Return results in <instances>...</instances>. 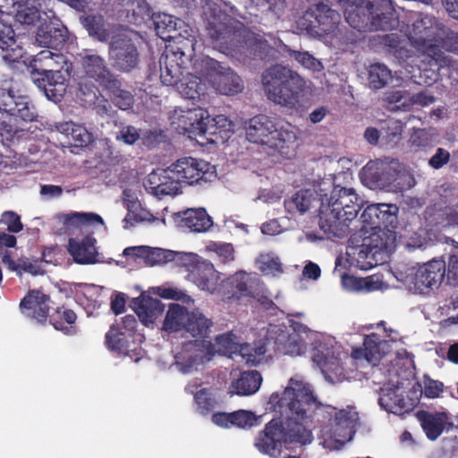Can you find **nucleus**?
Masks as SVG:
<instances>
[{
	"label": "nucleus",
	"instance_id": "obj_1",
	"mask_svg": "<svg viewBox=\"0 0 458 458\" xmlns=\"http://www.w3.org/2000/svg\"><path fill=\"white\" fill-rule=\"evenodd\" d=\"M269 404L278 418L268 421L255 439V447L272 458L282 456L283 447L307 445L313 437L307 425L315 423L321 434L341 445L351 441L360 425L355 406L337 409L321 403L309 385L295 382L281 394L274 393Z\"/></svg>",
	"mask_w": 458,
	"mask_h": 458
},
{
	"label": "nucleus",
	"instance_id": "obj_2",
	"mask_svg": "<svg viewBox=\"0 0 458 458\" xmlns=\"http://www.w3.org/2000/svg\"><path fill=\"white\" fill-rule=\"evenodd\" d=\"M320 206L318 225L327 234L344 238L350 233L353 221L362 207V199L352 188L322 182L316 191Z\"/></svg>",
	"mask_w": 458,
	"mask_h": 458
},
{
	"label": "nucleus",
	"instance_id": "obj_3",
	"mask_svg": "<svg viewBox=\"0 0 458 458\" xmlns=\"http://www.w3.org/2000/svg\"><path fill=\"white\" fill-rule=\"evenodd\" d=\"M208 8L206 30L214 48L220 52L234 55L244 53L249 47L253 49L254 58L264 60L270 48L267 41L248 40L247 30L243 24L221 10L213 0H201Z\"/></svg>",
	"mask_w": 458,
	"mask_h": 458
},
{
	"label": "nucleus",
	"instance_id": "obj_4",
	"mask_svg": "<svg viewBox=\"0 0 458 458\" xmlns=\"http://www.w3.org/2000/svg\"><path fill=\"white\" fill-rule=\"evenodd\" d=\"M344 14L347 23L360 33L393 30L399 27L391 0H357Z\"/></svg>",
	"mask_w": 458,
	"mask_h": 458
},
{
	"label": "nucleus",
	"instance_id": "obj_5",
	"mask_svg": "<svg viewBox=\"0 0 458 458\" xmlns=\"http://www.w3.org/2000/svg\"><path fill=\"white\" fill-rule=\"evenodd\" d=\"M436 22L434 17L422 15L413 22L411 31L409 35L411 45L421 51L424 60V67H420L431 75H427L428 79L435 81L438 78V73L442 69H451L454 67V62L439 48L437 39L432 38L433 27Z\"/></svg>",
	"mask_w": 458,
	"mask_h": 458
},
{
	"label": "nucleus",
	"instance_id": "obj_6",
	"mask_svg": "<svg viewBox=\"0 0 458 458\" xmlns=\"http://www.w3.org/2000/svg\"><path fill=\"white\" fill-rule=\"evenodd\" d=\"M262 85L267 98L288 108H296L306 87L305 80L293 69L275 64L262 73Z\"/></svg>",
	"mask_w": 458,
	"mask_h": 458
},
{
	"label": "nucleus",
	"instance_id": "obj_7",
	"mask_svg": "<svg viewBox=\"0 0 458 458\" xmlns=\"http://www.w3.org/2000/svg\"><path fill=\"white\" fill-rule=\"evenodd\" d=\"M245 131L250 142L266 145L282 156L288 157L296 148L295 128L290 123L278 127L265 114L250 118L246 123Z\"/></svg>",
	"mask_w": 458,
	"mask_h": 458
},
{
	"label": "nucleus",
	"instance_id": "obj_8",
	"mask_svg": "<svg viewBox=\"0 0 458 458\" xmlns=\"http://www.w3.org/2000/svg\"><path fill=\"white\" fill-rule=\"evenodd\" d=\"M66 57L49 49L38 53L30 63V76L46 97L60 101L66 91L65 78L62 72Z\"/></svg>",
	"mask_w": 458,
	"mask_h": 458
},
{
	"label": "nucleus",
	"instance_id": "obj_9",
	"mask_svg": "<svg viewBox=\"0 0 458 458\" xmlns=\"http://www.w3.org/2000/svg\"><path fill=\"white\" fill-rule=\"evenodd\" d=\"M341 21V14L329 5L320 2L309 7L298 20V28L313 37L334 33Z\"/></svg>",
	"mask_w": 458,
	"mask_h": 458
},
{
	"label": "nucleus",
	"instance_id": "obj_10",
	"mask_svg": "<svg viewBox=\"0 0 458 458\" xmlns=\"http://www.w3.org/2000/svg\"><path fill=\"white\" fill-rule=\"evenodd\" d=\"M201 72L223 95L233 96L243 89V83L238 74L230 67L208 56L201 60Z\"/></svg>",
	"mask_w": 458,
	"mask_h": 458
},
{
	"label": "nucleus",
	"instance_id": "obj_11",
	"mask_svg": "<svg viewBox=\"0 0 458 458\" xmlns=\"http://www.w3.org/2000/svg\"><path fill=\"white\" fill-rule=\"evenodd\" d=\"M0 112L15 122H33L38 116L29 97L16 94L12 89L11 82L6 81H0Z\"/></svg>",
	"mask_w": 458,
	"mask_h": 458
},
{
	"label": "nucleus",
	"instance_id": "obj_12",
	"mask_svg": "<svg viewBox=\"0 0 458 458\" xmlns=\"http://www.w3.org/2000/svg\"><path fill=\"white\" fill-rule=\"evenodd\" d=\"M171 167L177 180L188 185L209 182L216 177L215 167L210 163L191 157L179 158Z\"/></svg>",
	"mask_w": 458,
	"mask_h": 458
},
{
	"label": "nucleus",
	"instance_id": "obj_13",
	"mask_svg": "<svg viewBox=\"0 0 458 458\" xmlns=\"http://www.w3.org/2000/svg\"><path fill=\"white\" fill-rule=\"evenodd\" d=\"M108 57L112 67L123 73L137 69L140 64V53L131 38L118 37L108 47Z\"/></svg>",
	"mask_w": 458,
	"mask_h": 458
},
{
	"label": "nucleus",
	"instance_id": "obj_14",
	"mask_svg": "<svg viewBox=\"0 0 458 458\" xmlns=\"http://www.w3.org/2000/svg\"><path fill=\"white\" fill-rule=\"evenodd\" d=\"M445 277V260L433 259L417 269L413 284L421 293L438 288Z\"/></svg>",
	"mask_w": 458,
	"mask_h": 458
},
{
	"label": "nucleus",
	"instance_id": "obj_15",
	"mask_svg": "<svg viewBox=\"0 0 458 458\" xmlns=\"http://www.w3.org/2000/svg\"><path fill=\"white\" fill-rule=\"evenodd\" d=\"M49 13L44 12L47 19L38 28L36 41L40 47L58 49L66 40V30L53 11H49Z\"/></svg>",
	"mask_w": 458,
	"mask_h": 458
},
{
	"label": "nucleus",
	"instance_id": "obj_16",
	"mask_svg": "<svg viewBox=\"0 0 458 458\" xmlns=\"http://www.w3.org/2000/svg\"><path fill=\"white\" fill-rule=\"evenodd\" d=\"M198 256L185 253L181 256L182 264L188 267V277L199 289L213 292L215 290V269L212 264L207 262L196 263Z\"/></svg>",
	"mask_w": 458,
	"mask_h": 458
},
{
	"label": "nucleus",
	"instance_id": "obj_17",
	"mask_svg": "<svg viewBox=\"0 0 458 458\" xmlns=\"http://www.w3.org/2000/svg\"><path fill=\"white\" fill-rule=\"evenodd\" d=\"M81 68L84 75L105 88L116 75L108 68L104 57L85 50L81 54Z\"/></svg>",
	"mask_w": 458,
	"mask_h": 458
},
{
	"label": "nucleus",
	"instance_id": "obj_18",
	"mask_svg": "<svg viewBox=\"0 0 458 458\" xmlns=\"http://www.w3.org/2000/svg\"><path fill=\"white\" fill-rule=\"evenodd\" d=\"M395 210H397L395 205L385 203L369 205L360 216L362 223L360 231L368 232L369 229L377 230L387 227L388 224L393 223Z\"/></svg>",
	"mask_w": 458,
	"mask_h": 458
},
{
	"label": "nucleus",
	"instance_id": "obj_19",
	"mask_svg": "<svg viewBox=\"0 0 458 458\" xmlns=\"http://www.w3.org/2000/svg\"><path fill=\"white\" fill-rule=\"evenodd\" d=\"M378 403L388 412L403 415L414 409L416 400L405 394L398 386H395L382 389Z\"/></svg>",
	"mask_w": 458,
	"mask_h": 458
},
{
	"label": "nucleus",
	"instance_id": "obj_20",
	"mask_svg": "<svg viewBox=\"0 0 458 458\" xmlns=\"http://www.w3.org/2000/svg\"><path fill=\"white\" fill-rule=\"evenodd\" d=\"M50 298L38 290L30 291L20 302L21 312L40 324L49 320V302Z\"/></svg>",
	"mask_w": 458,
	"mask_h": 458
},
{
	"label": "nucleus",
	"instance_id": "obj_21",
	"mask_svg": "<svg viewBox=\"0 0 458 458\" xmlns=\"http://www.w3.org/2000/svg\"><path fill=\"white\" fill-rule=\"evenodd\" d=\"M50 298L38 290L30 291L20 302L21 312L40 324L49 320V302Z\"/></svg>",
	"mask_w": 458,
	"mask_h": 458
},
{
	"label": "nucleus",
	"instance_id": "obj_22",
	"mask_svg": "<svg viewBox=\"0 0 458 458\" xmlns=\"http://www.w3.org/2000/svg\"><path fill=\"white\" fill-rule=\"evenodd\" d=\"M396 165L380 160L370 161L364 167L363 175L375 187H391L396 181Z\"/></svg>",
	"mask_w": 458,
	"mask_h": 458
},
{
	"label": "nucleus",
	"instance_id": "obj_23",
	"mask_svg": "<svg viewBox=\"0 0 458 458\" xmlns=\"http://www.w3.org/2000/svg\"><path fill=\"white\" fill-rule=\"evenodd\" d=\"M171 165L163 170L148 174V184L151 192L161 198L165 195H175L180 192L181 182L177 180Z\"/></svg>",
	"mask_w": 458,
	"mask_h": 458
},
{
	"label": "nucleus",
	"instance_id": "obj_24",
	"mask_svg": "<svg viewBox=\"0 0 458 458\" xmlns=\"http://www.w3.org/2000/svg\"><path fill=\"white\" fill-rule=\"evenodd\" d=\"M123 195V204L127 209L123 219L125 229L134 226L136 224L150 223L157 219L149 210L142 207L137 196L131 190H124Z\"/></svg>",
	"mask_w": 458,
	"mask_h": 458
},
{
	"label": "nucleus",
	"instance_id": "obj_25",
	"mask_svg": "<svg viewBox=\"0 0 458 458\" xmlns=\"http://www.w3.org/2000/svg\"><path fill=\"white\" fill-rule=\"evenodd\" d=\"M207 118L206 110L192 108L187 110H175L172 124L180 134H187L189 138H196L198 127L202 119Z\"/></svg>",
	"mask_w": 458,
	"mask_h": 458
},
{
	"label": "nucleus",
	"instance_id": "obj_26",
	"mask_svg": "<svg viewBox=\"0 0 458 458\" xmlns=\"http://www.w3.org/2000/svg\"><path fill=\"white\" fill-rule=\"evenodd\" d=\"M416 417L426 437L431 441L437 440L447 425H453L448 421L449 418L445 411L429 412L422 410L417 411Z\"/></svg>",
	"mask_w": 458,
	"mask_h": 458
},
{
	"label": "nucleus",
	"instance_id": "obj_27",
	"mask_svg": "<svg viewBox=\"0 0 458 458\" xmlns=\"http://www.w3.org/2000/svg\"><path fill=\"white\" fill-rule=\"evenodd\" d=\"M95 243L96 239L92 235H86L81 240L70 238L68 251L78 264H94L98 255Z\"/></svg>",
	"mask_w": 458,
	"mask_h": 458
},
{
	"label": "nucleus",
	"instance_id": "obj_28",
	"mask_svg": "<svg viewBox=\"0 0 458 458\" xmlns=\"http://www.w3.org/2000/svg\"><path fill=\"white\" fill-rule=\"evenodd\" d=\"M179 225L195 233L207 232L213 225V221L207 210L203 208H188L178 212Z\"/></svg>",
	"mask_w": 458,
	"mask_h": 458
},
{
	"label": "nucleus",
	"instance_id": "obj_29",
	"mask_svg": "<svg viewBox=\"0 0 458 458\" xmlns=\"http://www.w3.org/2000/svg\"><path fill=\"white\" fill-rule=\"evenodd\" d=\"M105 338L107 349L121 354H128L129 352L135 351L140 342L130 333L121 331L116 326L110 327Z\"/></svg>",
	"mask_w": 458,
	"mask_h": 458
},
{
	"label": "nucleus",
	"instance_id": "obj_30",
	"mask_svg": "<svg viewBox=\"0 0 458 458\" xmlns=\"http://www.w3.org/2000/svg\"><path fill=\"white\" fill-rule=\"evenodd\" d=\"M275 340V351L291 356L301 355L306 350V344L298 334H290L288 331L278 329Z\"/></svg>",
	"mask_w": 458,
	"mask_h": 458
},
{
	"label": "nucleus",
	"instance_id": "obj_31",
	"mask_svg": "<svg viewBox=\"0 0 458 458\" xmlns=\"http://www.w3.org/2000/svg\"><path fill=\"white\" fill-rule=\"evenodd\" d=\"M262 377L257 370L243 371L233 380L229 387V393L237 395H250L260 387Z\"/></svg>",
	"mask_w": 458,
	"mask_h": 458
},
{
	"label": "nucleus",
	"instance_id": "obj_32",
	"mask_svg": "<svg viewBox=\"0 0 458 458\" xmlns=\"http://www.w3.org/2000/svg\"><path fill=\"white\" fill-rule=\"evenodd\" d=\"M53 0H31L20 4L15 14V19L21 24L32 25L41 20L40 13L51 11L49 4Z\"/></svg>",
	"mask_w": 458,
	"mask_h": 458
},
{
	"label": "nucleus",
	"instance_id": "obj_33",
	"mask_svg": "<svg viewBox=\"0 0 458 458\" xmlns=\"http://www.w3.org/2000/svg\"><path fill=\"white\" fill-rule=\"evenodd\" d=\"M76 320V313L64 305L55 309L49 315V323L54 327V328L62 331L67 335L76 334L77 330L74 326Z\"/></svg>",
	"mask_w": 458,
	"mask_h": 458
},
{
	"label": "nucleus",
	"instance_id": "obj_34",
	"mask_svg": "<svg viewBox=\"0 0 458 458\" xmlns=\"http://www.w3.org/2000/svg\"><path fill=\"white\" fill-rule=\"evenodd\" d=\"M189 311L179 303H171L163 322V330L167 333L185 332Z\"/></svg>",
	"mask_w": 458,
	"mask_h": 458
},
{
	"label": "nucleus",
	"instance_id": "obj_35",
	"mask_svg": "<svg viewBox=\"0 0 458 458\" xmlns=\"http://www.w3.org/2000/svg\"><path fill=\"white\" fill-rule=\"evenodd\" d=\"M212 327L213 321L200 311L197 310L189 311L185 333L191 337L199 339L208 337Z\"/></svg>",
	"mask_w": 458,
	"mask_h": 458
},
{
	"label": "nucleus",
	"instance_id": "obj_36",
	"mask_svg": "<svg viewBox=\"0 0 458 458\" xmlns=\"http://www.w3.org/2000/svg\"><path fill=\"white\" fill-rule=\"evenodd\" d=\"M409 42V36L398 33L385 34L379 37V43L389 53L403 60L408 59L411 56L410 50L407 49Z\"/></svg>",
	"mask_w": 458,
	"mask_h": 458
},
{
	"label": "nucleus",
	"instance_id": "obj_37",
	"mask_svg": "<svg viewBox=\"0 0 458 458\" xmlns=\"http://www.w3.org/2000/svg\"><path fill=\"white\" fill-rule=\"evenodd\" d=\"M354 359L364 358L369 363L376 364L381 358L380 337L377 334L372 333L366 335L363 341V348H356L352 353Z\"/></svg>",
	"mask_w": 458,
	"mask_h": 458
},
{
	"label": "nucleus",
	"instance_id": "obj_38",
	"mask_svg": "<svg viewBox=\"0 0 458 458\" xmlns=\"http://www.w3.org/2000/svg\"><path fill=\"white\" fill-rule=\"evenodd\" d=\"M315 200L311 190L302 189L296 191L291 198L284 199V208L291 215H302L307 212Z\"/></svg>",
	"mask_w": 458,
	"mask_h": 458
},
{
	"label": "nucleus",
	"instance_id": "obj_39",
	"mask_svg": "<svg viewBox=\"0 0 458 458\" xmlns=\"http://www.w3.org/2000/svg\"><path fill=\"white\" fill-rule=\"evenodd\" d=\"M425 219L428 225L440 227H455L452 206L439 208L437 205L427 208Z\"/></svg>",
	"mask_w": 458,
	"mask_h": 458
},
{
	"label": "nucleus",
	"instance_id": "obj_40",
	"mask_svg": "<svg viewBox=\"0 0 458 458\" xmlns=\"http://www.w3.org/2000/svg\"><path fill=\"white\" fill-rule=\"evenodd\" d=\"M134 301L138 304V316L145 322L157 319L165 310V305L160 300L150 296H142Z\"/></svg>",
	"mask_w": 458,
	"mask_h": 458
},
{
	"label": "nucleus",
	"instance_id": "obj_41",
	"mask_svg": "<svg viewBox=\"0 0 458 458\" xmlns=\"http://www.w3.org/2000/svg\"><path fill=\"white\" fill-rule=\"evenodd\" d=\"M2 260L9 269L15 271L18 275L29 273L36 276L42 273L38 259L31 260L27 257H21L14 260L10 254L5 253Z\"/></svg>",
	"mask_w": 458,
	"mask_h": 458
},
{
	"label": "nucleus",
	"instance_id": "obj_42",
	"mask_svg": "<svg viewBox=\"0 0 458 458\" xmlns=\"http://www.w3.org/2000/svg\"><path fill=\"white\" fill-rule=\"evenodd\" d=\"M104 89L111 94L114 103L120 109L126 110L132 106L133 96L130 91L122 89V82L117 76L111 80Z\"/></svg>",
	"mask_w": 458,
	"mask_h": 458
},
{
	"label": "nucleus",
	"instance_id": "obj_43",
	"mask_svg": "<svg viewBox=\"0 0 458 458\" xmlns=\"http://www.w3.org/2000/svg\"><path fill=\"white\" fill-rule=\"evenodd\" d=\"M284 54L290 59L296 61L301 66L312 72H320L324 66L322 63L308 51H298L284 45Z\"/></svg>",
	"mask_w": 458,
	"mask_h": 458
},
{
	"label": "nucleus",
	"instance_id": "obj_44",
	"mask_svg": "<svg viewBox=\"0 0 458 458\" xmlns=\"http://www.w3.org/2000/svg\"><path fill=\"white\" fill-rule=\"evenodd\" d=\"M81 21L89 36L101 42H106L110 38V32L105 28L103 16L90 14L81 17Z\"/></svg>",
	"mask_w": 458,
	"mask_h": 458
},
{
	"label": "nucleus",
	"instance_id": "obj_45",
	"mask_svg": "<svg viewBox=\"0 0 458 458\" xmlns=\"http://www.w3.org/2000/svg\"><path fill=\"white\" fill-rule=\"evenodd\" d=\"M173 62H169L168 55H162L160 58V79L166 86H178L182 80V67L179 64H172Z\"/></svg>",
	"mask_w": 458,
	"mask_h": 458
},
{
	"label": "nucleus",
	"instance_id": "obj_46",
	"mask_svg": "<svg viewBox=\"0 0 458 458\" xmlns=\"http://www.w3.org/2000/svg\"><path fill=\"white\" fill-rule=\"evenodd\" d=\"M313 361L322 369L323 372L338 374L342 371L341 360L333 352L318 350L313 355Z\"/></svg>",
	"mask_w": 458,
	"mask_h": 458
},
{
	"label": "nucleus",
	"instance_id": "obj_47",
	"mask_svg": "<svg viewBox=\"0 0 458 458\" xmlns=\"http://www.w3.org/2000/svg\"><path fill=\"white\" fill-rule=\"evenodd\" d=\"M178 90L184 98L198 100L205 94L206 86L200 78L191 76L185 81L181 80L178 84Z\"/></svg>",
	"mask_w": 458,
	"mask_h": 458
},
{
	"label": "nucleus",
	"instance_id": "obj_48",
	"mask_svg": "<svg viewBox=\"0 0 458 458\" xmlns=\"http://www.w3.org/2000/svg\"><path fill=\"white\" fill-rule=\"evenodd\" d=\"M382 100L385 103V108L392 112L408 111L412 106V103L407 100V93L402 90L386 92Z\"/></svg>",
	"mask_w": 458,
	"mask_h": 458
},
{
	"label": "nucleus",
	"instance_id": "obj_49",
	"mask_svg": "<svg viewBox=\"0 0 458 458\" xmlns=\"http://www.w3.org/2000/svg\"><path fill=\"white\" fill-rule=\"evenodd\" d=\"M392 79L391 71L382 64H374L369 69V83L371 88L379 89L384 88Z\"/></svg>",
	"mask_w": 458,
	"mask_h": 458
},
{
	"label": "nucleus",
	"instance_id": "obj_50",
	"mask_svg": "<svg viewBox=\"0 0 458 458\" xmlns=\"http://www.w3.org/2000/svg\"><path fill=\"white\" fill-rule=\"evenodd\" d=\"M240 354L246 360V363L257 365L264 359L267 352L266 344L262 342L255 343L253 345L245 344L240 346Z\"/></svg>",
	"mask_w": 458,
	"mask_h": 458
},
{
	"label": "nucleus",
	"instance_id": "obj_51",
	"mask_svg": "<svg viewBox=\"0 0 458 458\" xmlns=\"http://www.w3.org/2000/svg\"><path fill=\"white\" fill-rule=\"evenodd\" d=\"M64 223L68 226L91 225L95 224L103 225V218L95 213L73 212L66 215Z\"/></svg>",
	"mask_w": 458,
	"mask_h": 458
},
{
	"label": "nucleus",
	"instance_id": "obj_52",
	"mask_svg": "<svg viewBox=\"0 0 458 458\" xmlns=\"http://www.w3.org/2000/svg\"><path fill=\"white\" fill-rule=\"evenodd\" d=\"M194 401L197 404L198 411L202 415L209 414L216 404V399L212 397L209 391L206 388H202L195 394Z\"/></svg>",
	"mask_w": 458,
	"mask_h": 458
},
{
	"label": "nucleus",
	"instance_id": "obj_53",
	"mask_svg": "<svg viewBox=\"0 0 458 458\" xmlns=\"http://www.w3.org/2000/svg\"><path fill=\"white\" fill-rule=\"evenodd\" d=\"M232 427L240 428H250L258 425L259 418L254 412L245 410H239L232 412Z\"/></svg>",
	"mask_w": 458,
	"mask_h": 458
},
{
	"label": "nucleus",
	"instance_id": "obj_54",
	"mask_svg": "<svg viewBox=\"0 0 458 458\" xmlns=\"http://www.w3.org/2000/svg\"><path fill=\"white\" fill-rule=\"evenodd\" d=\"M69 140L74 147L81 148L92 141V134L84 126L73 123Z\"/></svg>",
	"mask_w": 458,
	"mask_h": 458
},
{
	"label": "nucleus",
	"instance_id": "obj_55",
	"mask_svg": "<svg viewBox=\"0 0 458 458\" xmlns=\"http://www.w3.org/2000/svg\"><path fill=\"white\" fill-rule=\"evenodd\" d=\"M206 116L207 118H203L202 123H199V126L198 127L196 138L199 137L209 142H215L216 140L210 137L221 134V132L218 131L216 122H212V117H210L207 110Z\"/></svg>",
	"mask_w": 458,
	"mask_h": 458
},
{
	"label": "nucleus",
	"instance_id": "obj_56",
	"mask_svg": "<svg viewBox=\"0 0 458 458\" xmlns=\"http://www.w3.org/2000/svg\"><path fill=\"white\" fill-rule=\"evenodd\" d=\"M444 391V384L438 380L432 379L429 376L423 377L422 394L427 398H437Z\"/></svg>",
	"mask_w": 458,
	"mask_h": 458
},
{
	"label": "nucleus",
	"instance_id": "obj_57",
	"mask_svg": "<svg viewBox=\"0 0 458 458\" xmlns=\"http://www.w3.org/2000/svg\"><path fill=\"white\" fill-rule=\"evenodd\" d=\"M157 34H165L176 30V22L174 17L165 13H159L153 19Z\"/></svg>",
	"mask_w": 458,
	"mask_h": 458
},
{
	"label": "nucleus",
	"instance_id": "obj_58",
	"mask_svg": "<svg viewBox=\"0 0 458 458\" xmlns=\"http://www.w3.org/2000/svg\"><path fill=\"white\" fill-rule=\"evenodd\" d=\"M115 139L116 140L123 141L127 145H133L140 139V133L136 127L132 125H126L122 127V129L117 132Z\"/></svg>",
	"mask_w": 458,
	"mask_h": 458
},
{
	"label": "nucleus",
	"instance_id": "obj_59",
	"mask_svg": "<svg viewBox=\"0 0 458 458\" xmlns=\"http://www.w3.org/2000/svg\"><path fill=\"white\" fill-rule=\"evenodd\" d=\"M446 283L450 285H458V255L453 254L448 257L445 262Z\"/></svg>",
	"mask_w": 458,
	"mask_h": 458
},
{
	"label": "nucleus",
	"instance_id": "obj_60",
	"mask_svg": "<svg viewBox=\"0 0 458 458\" xmlns=\"http://www.w3.org/2000/svg\"><path fill=\"white\" fill-rule=\"evenodd\" d=\"M1 222L6 225L7 230L11 233H19L23 228L21 216L13 211L4 212Z\"/></svg>",
	"mask_w": 458,
	"mask_h": 458
},
{
	"label": "nucleus",
	"instance_id": "obj_61",
	"mask_svg": "<svg viewBox=\"0 0 458 458\" xmlns=\"http://www.w3.org/2000/svg\"><path fill=\"white\" fill-rule=\"evenodd\" d=\"M120 327L121 331L130 333L131 336L141 342L143 337L140 334H137L138 320L134 315H126L123 318L120 324H115Z\"/></svg>",
	"mask_w": 458,
	"mask_h": 458
},
{
	"label": "nucleus",
	"instance_id": "obj_62",
	"mask_svg": "<svg viewBox=\"0 0 458 458\" xmlns=\"http://www.w3.org/2000/svg\"><path fill=\"white\" fill-rule=\"evenodd\" d=\"M437 44L439 46L442 52L444 49L447 52L458 55V32H447L443 38L440 40L437 39Z\"/></svg>",
	"mask_w": 458,
	"mask_h": 458
},
{
	"label": "nucleus",
	"instance_id": "obj_63",
	"mask_svg": "<svg viewBox=\"0 0 458 458\" xmlns=\"http://www.w3.org/2000/svg\"><path fill=\"white\" fill-rule=\"evenodd\" d=\"M415 184V178L410 172L397 170L396 181L392 186L400 191H403L411 189Z\"/></svg>",
	"mask_w": 458,
	"mask_h": 458
},
{
	"label": "nucleus",
	"instance_id": "obj_64",
	"mask_svg": "<svg viewBox=\"0 0 458 458\" xmlns=\"http://www.w3.org/2000/svg\"><path fill=\"white\" fill-rule=\"evenodd\" d=\"M451 155L448 150L443 148H437L436 153L429 158L430 167L438 170L450 161Z\"/></svg>",
	"mask_w": 458,
	"mask_h": 458
}]
</instances>
